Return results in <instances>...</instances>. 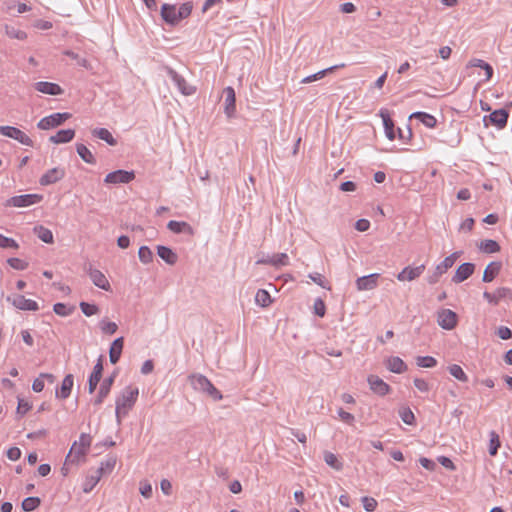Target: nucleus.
I'll use <instances>...</instances> for the list:
<instances>
[{
	"mask_svg": "<svg viewBox=\"0 0 512 512\" xmlns=\"http://www.w3.org/2000/svg\"><path fill=\"white\" fill-rule=\"evenodd\" d=\"M123 347H124V338L123 337H118L112 342L110 349H109V360H110L111 364H116L119 361L122 351H123Z\"/></svg>",
	"mask_w": 512,
	"mask_h": 512,
	"instance_id": "5701e85b",
	"label": "nucleus"
},
{
	"mask_svg": "<svg viewBox=\"0 0 512 512\" xmlns=\"http://www.w3.org/2000/svg\"><path fill=\"white\" fill-rule=\"evenodd\" d=\"M255 302L261 307H268L272 303V300L270 294L266 290L259 289L255 295Z\"/></svg>",
	"mask_w": 512,
	"mask_h": 512,
	"instance_id": "58836bf2",
	"label": "nucleus"
},
{
	"mask_svg": "<svg viewBox=\"0 0 512 512\" xmlns=\"http://www.w3.org/2000/svg\"><path fill=\"white\" fill-rule=\"evenodd\" d=\"M43 196L40 194H24L19 196H13L5 202L7 207H28L33 204L41 202Z\"/></svg>",
	"mask_w": 512,
	"mask_h": 512,
	"instance_id": "20e7f679",
	"label": "nucleus"
},
{
	"mask_svg": "<svg viewBox=\"0 0 512 512\" xmlns=\"http://www.w3.org/2000/svg\"><path fill=\"white\" fill-rule=\"evenodd\" d=\"M34 88L41 93L48 95H61L63 89L56 83L39 81L34 84Z\"/></svg>",
	"mask_w": 512,
	"mask_h": 512,
	"instance_id": "412c9836",
	"label": "nucleus"
},
{
	"mask_svg": "<svg viewBox=\"0 0 512 512\" xmlns=\"http://www.w3.org/2000/svg\"><path fill=\"white\" fill-rule=\"evenodd\" d=\"M99 327L101 331L107 335H113L118 329V325L115 322H110L106 318L100 321Z\"/></svg>",
	"mask_w": 512,
	"mask_h": 512,
	"instance_id": "c03bdc74",
	"label": "nucleus"
},
{
	"mask_svg": "<svg viewBox=\"0 0 512 512\" xmlns=\"http://www.w3.org/2000/svg\"><path fill=\"white\" fill-rule=\"evenodd\" d=\"M399 415H400L402 421L408 425L413 424V422L415 420L413 412L408 407H402L399 410Z\"/></svg>",
	"mask_w": 512,
	"mask_h": 512,
	"instance_id": "864d4df0",
	"label": "nucleus"
},
{
	"mask_svg": "<svg viewBox=\"0 0 512 512\" xmlns=\"http://www.w3.org/2000/svg\"><path fill=\"white\" fill-rule=\"evenodd\" d=\"M425 270V265L421 264L416 267L407 266L405 267L401 272L397 274V280L404 282V281H413L421 276V274Z\"/></svg>",
	"mask_w": 512,
	"mask_h": 512,
	"instance_id": "4468645a",
	"label": "nucleus"
},
{
	"mask_svg": "<svg viewBox=\"0 0 512 512\" xmlns=\"http://www.w3.org/2000/svg\"><path fill=\"white\" fill-rule=\"evenodd\" d=\"M414 386L421 392H428L429 391V384L421 378H415L414 379Z\"/></svg>",
	"mask_w": 512,
	"mask_h": 512,
	"instance_id": "69168bd1",
	"label": "nucleus"
},
{
	"mask_svg": "<svg viewBox=\"0 0 512 512\" xmlns=\"http://www.w3.org/2000/svg\"><path fill=\"white\" fill-rule=\"evenodd\" d=\"M508 117V111L501 108L491 112L489 115L484 116L483 121L485 126H488L487 120H489L491 125L497 127L498 129H503L507 125Z\"/></svg>",
	"mask_w": 512,
	"mask_h": 512,
	"instance_id": "0eeeda50",
	"label": "nucleus"
},
{
	"mask_svg": "<svg viewBox=\"0 0 512 512\" xmlns=\"http://www.w3.org/2000/svg\"><path fill=\"white\" fill-rule=\"evenodd\" d=\"M323 457H324L325 463L328 466L335 469L336 471L342 470L343 463L338 459V457L334 453H332L330 451H325Z\"/></svg>",
	"mask_w": 512,
	"mask_h": 512,
	"instance_id": "f704fd0d",
	"label": "nucleus"
},
{
	"mask_svg": "<svg viewBox=\"0 0 512 512\" xmlns=\"http://www.w3.org/2000/svg\"><path fill=\"white\" fill-rule=\"evenodd\" d=\"M457 320V314L450 309H442L437 314V322L445 330H452L457 325Z\"/></svg>",
	"mask_w": 512,
	"mask_h": 512,
	"instance_id": "1a4fd4ad",
	"label": "nucleus"
},
{
	"mask_svg": "<svg viewBox=\"0 0 512 512\" xmlns=\"http://www.w3.org/2000/svg\"><path fill=\"white\" fill-rule=\"evenodd\" d=\"M5 32H6V35L9 36L10 38H15L18 40H24L27 37V34L24 31L16 29V28H14L12 26H8V25L5 26Z\"/></svg>",
	"mask_w": 512,
	"mask_h": 512,
	"instance_id": "603ef678",
	"label": "nucleus"
},
{
	"mask_svg": "<svg viewBox=\"0 0 512 512\" xmlns=\"http://www.w3.org/2000/svg\"><path fill=\"white\" fill-rule=\"evenodd\" d=\"M474 270L475 265L473 263H463L457 268L452 281L454 283H461L468 279L474 273Z\"/></svg>",
	"mask_w": 512,
	"mask_h": 512,
	"instance_id": "6ab92c4d",
	"label": "nucleus"
},
{
	"mask_svg": "<svg viewBox=\"0 0 512 512\" xmlns=\"http://www.w3.org/2000/svg\"><path fill=\"white\" fill-rule=\"evenodd\" d=\"M338 415L341 418L342 421H344L347 424H353L355 417L349 412L344 411L342 408L338 410Z\"/></svg>",
	"mask_w": 512,
	"mask_h": 512,
	"instance_id": "e2e57ef3",
	"label": "nucleus"
},
{
	"mask_svg": "<svg viewBox=\"0 0 512 512\" xmlns=\"http://www.w3.org/2000/svg\"><path fill=\"white\" fill-rule=\"evenodd\" d=\"M7 457L12 461L18 460L21 457V450L17 447H11L7 450Z\"/></svg>",
	"mask_w": 512,
	"mask_h": 512,
	"instance_id": "774afa93",
	"label": "nucleus"
},
{
	"mask_svg": "<svg viewBox=\"0 0 512 512\" xmlns=\"http://www.w3.org/2000/svg\"><path fill=\"white\" fill-rule=\"evenodd\" d=\"M65 176V169L60 167H55L50 170H48L45 174L41 176L39 179V183L42 186H47L54 184L61 179H63Z\"/></svg>",
	"mask_w": 512,
	"mask_h": 512,
	"instance_id": "f8f14e48",
	"label": "nucleus"
},
{
	"mask_svg": "<svg viewBox=\"0 0 512 512\" xmlns=\"http://www.w3.org/2000/svg\"><path fill=\"white\" fill-rule=\"evenodd\" d=\"M116 464V458L115 457H109L104 462L101 463V466L96 470L97 473H99L101 476L105 473H110Z\"/></svg>",
	"mask_w": 512,
	"mask_h": 512,
	"instance_id": "a18cd8bd",
	"label": "nucleus"
},
{
	"mask_svg": "<svg viewBox=\"0 0 512 512\" xmlns=\"http://www.w3.org/2000/svg\"><path fill=\"white\" fill-rule=\"evenodd\" d=\"M161 17L163 21L171 26H176L179 23L175 5L167 3L163 4L161 6Z\"/></svg>",
	"mask_w": 512,
	"mask_h": 512,
	"instance_id": "a211bd4d",
	"label": "nucleus"
},
{
	"mask_svg": "<svg viewBox=\"0 0 512 512\" xmlns=\"http://www.w3.org/2000/svg\"><path fill=\"white\" fill-rule=\"evenodd\" d=\"M92 135L105 141L107 144L111 146H115L117 144L116 139L112 136L110 131L106 128H95L92 130Z\"/></svg>",
	"mask_w": 512,
	"mask_h": 512,
	"instance_id": "473e14b6",
	"label": "nucleus"
},
{
	"mask_svg": "<svg viewBox=\"0 0 512 512\" xmlns=\"http://www.w3.org/2000/svg\"><path fill=\"white\" fill-rule=\"evenodd\" d=\"M91 445V436L86 433H82L79 437V441H75L70 449L69 454L66 457V460L74 457L72 461L78 459L79 457L85 456L87 449Z\"/></svg>",
	"mask_w": 512,
	"mask_h": 512,
	"instance_id": "7ed1b4c3",
	"label": "nucleus"
},
{
	"mask_svg": "<svg viewBox=\"0 0 512 512\" xmlns=\"http://www.w3.org/2000/svg\"><path fill=\"white\" fill-rule=\"evenodd\" d=\"M139 395V390L137 387L127 386L125 387L121 394L116 398L115 401V414L117 423H121L122 416L128 414V412L132 409L134 404L137 401Z\"/></svg>",
	"mask_w": 512,
	"mask_h": 512,
	"instance_id": "f257e3e1",
	"label": "nucleus"
},
{
	"mask_svg": "<svg viewBox=\"0 0 512 512\" xmlns=\"http://www.w3.org/2000/svg\"><path fill=\"white\" fill-rule=\"evenodd\" d=\"M386 368L393 373L401 374L407 370V365L401 358L393 356L386 360Z\"/></svg>",
	"mask_w": 512,
	"mask_h": 512,
	"instance_id": "bb28decb",
	"label": "nucleus"
},
{
	"mask_svg": "<svg viewBox=\"0 0 512 512\" xmlns=\"http://www.w3.org/2000/svg\"><path fill=\"white\" fill-rule=\"evenodd\" d=\"M167 228L176 234L186 233L189 235H193L194 233L193 228L187 222L183 221L171 220L168 222Z\"/></svg>",
	"mask_w": 512,
	"mask_h": 512,
	"instance_id": "cd10ccee",
	"label": "nucleus"
},
{
	"mask_svg": "<svg viewBox=\"0 0 512 512\" xmlns=\"http://www.w3.org/2000/svg\"><path fill=\"white\" fill-rule=\"evenodd\" d=\"M257 263L258 264H260V263L271 264L276 267L286 266V265H288V255L286 253L275 254L271 258L265 259V260H259V261H257Z\"/></svg>",
	"mask_w": 512,
	"mask_h": 512,
	"instance_id": "72a5a7b5",
	"label": "nucleus"
},
{
	"mask_svg": "<svg viewBox=\"0 0 512 512\" xmlns=\"http://www.w3.org/2000/svg\"><path fill=\"white\" fill-rule=\"evenodd\" d=\"M89 277L95 286L105 291H109L111 289L106 276L100 270L90 268Z\"/></svg>",
	"mask_w": 512,
	"mask_h": 512,
	"instance_id": "4be33fe9",
	"label": "nucleus"
},
{
	"mask_svg": "<svg viewBox=\"0 0 512 512\" xmlns=\"http://www.w3.org/2000/svg\"><path fill=\"white\" fill-rule=\"evenodd\" d=\"M188 381L195 391L208 395L214 401H220L223 398L221 392L202 374H192L188 377Z\"/></svg>",
	"mask_w": 512,
	"mask_h": 512,
	"instance_id": "f03ea898",
	"label": "nucleus"
},
{
	"mask_svg": "<svg viewBox=\"0 0 512 512\" xmlns=\"http://www.w3.org/2000/svg\"><path fill=\"white\" fill-rule=\"evenodd\" d=\"M363 507L367 512H373L375 511L377 507V501L372 497H363L362 498Z\"/></svg>",
	"mask_w": 512,
	"mask_h": 512,
	"instance_id": "bf43d9fd",
	"label": "nucleus"
},
{
	"mask_svg": "<svg viewBox=\"0 0 512 512\" xmlns=\"http://www.w3.org/2000/svg\"><path fill=\"white\" fill-rule=\"evenodd\" d=\"M53 311L59 316H69L75 311V306H67L64 303H56L53 306Z\"/></svg>",
	"mask_w": 512,
	"mask_h": 512,
	"instance_id": "37998d69",
	"label": "nucleus"
},
{
	"mask_svg": "<svg viewBox=\"0 0 512 512\" xmlns=\"http://www.w3.org/2000/svg\"><path fill=\"white\" fill-rule=\"evenodd\" d=\"M79 307H80L81 311L83 312V314L86 315L87 317H90L92 315L99 313V308L95 304H90V303L82 301V302H80Z\"/></svg>",
	"mask_w": 512,
	"mask_h": 512,
	"instance_id": "8fccbe9b",
	"label": "nucleus"
},
{
	"mask_svg": "<svg viewBox=\"0 0 512 512\" xmlns=\"http://www.w3.org/2000/svg\"><path fill=\"white\" fill-rule=\"evenodd\" d=\"M138 257L140 262L146 265L153 261L154 255L148 246H141L138 250Z\"/></svg>",
	"mask_w": 512,
	"mask_h": 512,
	"instance_id": "a19ab883",
	"label": "nucleus"
},
{
	"mask_svg": "<svg viewBox=\"0 0 512 512\" xmlns=\"http://www.w3.org/2000/svg\"><path fill=\"white\" fill-rule=\"evenodd\" d=\"M380 274L373 273L367 276L360 277L356 280L357 289L360 291L363 290H372L377 287L378 279Z\"/></svg>",
	"mask_w": 512,
	"mask_h": 512,
	"instance_id": "aec40b11",
	"label": "nucleus"
},
{
	"mask_svg": "<svg viewBox=\"0 0 512 512\" xmlns=\"http://www.w3.org/2000/svg\"><path fill=\"white\" fill-rule=\"evenodd\" d=\"M0 247L18 249V243L12 239L0 234Z\"/></svg>",
	"mask_w": 512,
	"mask_h": 512,
	"instance_id": "4d7b16f0",
	"label": "nucleus"
},
{
	"mask_svg": "<svg viewBox=\"0 0 512 512\" xmlns=\"http://www.w3.org/2000/svg\"><path fill=\"white\" fill-rule=\"evenodd\" d=\"M416 364L422 368H432L436 366L437 361L432 356H418L416 358Z\"/></svg>",
	"mask_w": 512,
	"mask_h": 512,
	"instance_id": "09e8293b",
	"label": "nucleus"
},
{
	"mask_svg": "<svg viewBox=\"0 0 512 512\" xmlns=\"http://www.w3.org/2000/svg\"><path fill=\"white\" fill-rule=\"evenodd\" d=\"M309 278L325 289H330V286L327 285V282L324 280V277L319 273L309 274Z\"/></svg>",
	"mask_w": 512,
	"mask_h": 512,
	"instance_id": "680f3d73",
	"label": "nucleus"
},
{
	"mask_svg": "<svg viewBox=\"0 0 512 512\" xmlns=\"http://www.w3.org/2000/svg\"><path fill=\"white\" fill-rule=\"evenodd\" d=\"M75 136L73 129L59 130L55 135L49 138V141L54 144H62L70 142Z\"/></svg>",
	"mask_w": 512,
	"mask_h": 512,
	"instance_id": "c85d7f7f",
	"label": "nucleus"
},
{
	"mask_svg": "<svg viewBox=\"0 0 512 512\" xmlns=\"http://www.w3.org/2000/svg\"><path fill=\"white\" fill-rule=\"evenodd\" d=\"M343 67H345V64L341 63L339 65H334V66H331L329 68H326V69H323L321 71H318L317 73L314 74L315 79L319 80V79L323 78L324 76H326L327 74L335 71L336 69L343 68Z\"/></svg>",
	"mask_w": 512,
	"mask_h": 512,
	"instance_id": "052dcab7",
	"label": "nucleus"
},
{
	"mask_svg": "<svg viewBox=\"0 0 512 512\" xmlns=\"http://www.w3.org/2000/svg\"><path fill=\"white\" fill-rule=\"evenodd\" d=\"M448 370H449V373L453 377H455L457 380H459L461 382H466L468 380L467 375L465 374V372L459 365L453 364L448 367Z\"/></svg>",
	"mask_w": 512,
	"mask_h": 512,
	"instance_id": "49530a36",
	"label": "nucleus"
},
{
	"mask_svg": "<svg viewBox=\"0 0 512 512\" xmlns=\"http://www.w3.org/2000/svg\"><path fill=\"white\" fill-rule=\"evenodd\" d=\"M450 260H443L440 264H438L435 268V271L433 274H431L427 281L429 284H435L438 282L441 275L447 272L448 269H450L452 266L450 265Z\"/></svg>",
	"mask_w": 512,
	"mask_h": 512,
	"instance_id": "c756f323",
	"label": "nucleus"
},
{
	"mask_svg": "<svg viewBox=\"0 0 512 512\" xmlns=\"http://www.w3.org/2000/svg\"><path fill=\"white\" fill-rule=\"evenodd\" d=\"M479 248L485 253H496L500 251V245L491 239L484 240L480 243Z\"/></svg>",
	"mask_w": 512,
	"mask_h": 512,
	"instance_id": "ea45409f",
	"label": "nucleus"
},
{
	"mask_svg": "<svg viewBox=\"0 0 512 512\" xmlns=\"http://www.w3.org/2000/svg\"><path fill=\"white\" fill-rule=\"evenodd\" d=\"M499 447H500L499 436L496 432L492 431L490 433L489 454L491 456H495L498 452Z\"/></svg>",
	"mask_w": 512,
	"mask_h": 512,
	"instance_id": "3c124183",
	"label": "nucleus"
},
{
	"mask_svg": "<svg viewBox=\"0 0 512 512\" xmlns=\"http://www.w3.org/2000/svg\"><path fill=\"white\" fill-rule=\"evenodd\" d=\"M8 301H12V304L20 309L26 311H37L39 309L37 302L31 299H26L23 295L16 294L13 297H8Z\"/></svg>",
	"mask_w": 512,
	"mask_h": 512,
	"instance_id": "ddd939ff",
	"label": "nucleus"
},
{
	"mask_svg": "<svg viewBox=\"0 0 512 512\" xmlns=\"http://www.w3.org/2000/svg\"><path fill=\"white\" fill-rule=\"evenodd\" d=\"M34 233L45 243H53V234L44 226L38 225L34 227Z\"/></svg>",
	"mask_w": 512,
	"mask_h": 512,
	"instance_id": "e433bc0d",
	"label": "nucleus"
},
{
	"mask_svg": "<svg viewBox=\"0 0 512 512\" xmlns=\"http://www.w3.org/2000/svg\"><path fill=\"white\" fill-rule=\"evenodd\" d=\"M101 475L95 471V474L87 476L85 482L83 483V492L90 493L94 487L98 484L101 479Z\"/></svg>",
	"mask_w": 512,
	"mask_h": 512,
	"instance_id": "4c0bfd02",
	"label": "nucleus"
},
{
	"mask_svg": "<svg viewBox=\"0 0 512 512\" xmlns=\"http://www.w3.org/2000/svg\"><path fill=\"white\" fill-rule=\"evenodd\" d=\"M192 10H193L192 2L183 3L177 11V16H178L179 22L183 19L188 18L191 15Z\"/></svg>",
	"mask_w": 512,
	"mask_h": 512,
	"instance_id": "de8ad7c7",
	"label": "nucleus"
},
{
	"mask_svg": "<svg viewBox=\"0 0 512 512\" xmlns=\"http://www.w3.org/2000/svg\"><path fill=\"white\" fill-rule=\"evenodd\" d=\"M7 262L16 270H25L28 267V263L19 258H9Z\"/></svg>",
	"mask_w": 512,
	"mask_h": 512,
	"instance_id": "13d9d810",
	"label": "nucleus"
},
{
	"mask_svg": "<svg viewBox=\"0 0 512 512\" xmlns=\"http://www.w3.org/2000/svg\"><path fill=\"white\" fill-rule=\"evenodd\" d=\"M157 254L168 265H174L178 261V255L167 246L158 245Z\"/></svg>",
	"mask_w": 512,
	"mask_h": 512,
	"instance_id": "393cba45",
	"label": "nucleus"
},
{
	"mask_svg": "<svg viewBox=\"0 0 512 512\" xmlns=\"http://www.w3.org/2000/svg\"><path fill=\"white\" fill-rule=\"evenodd\" d=\"M71 117L70 113H54L49 116L42 118L37 127L41 130H48L51 128L58 127L62 125L66 120Z\"/></svg>",
	"mask_w": 512,
	"mask_h": 512,
	"instance_id": "39448f33",
	"label": "nucleus"
},
{
	"mask_svg": "<svg viewBox=\"0 0 512 512\" xmlns=\"http://www.w3.org/2000/svg\"><path fill=\"white\" fill-rule=\"evenodd\" d=\"M225 95L224 112L228 118H232L236 112V96L232 87L228 86L223 91Z\"/></svg>",
	"mask_w": 512,
	"mask_h": 512,
	"instance_id": "dca6fc26",
	"label": "nucleus"
},
{
	"mask_svg": "<svg viewBox=\"0 0 512 512\" xmlns=\"http://www.w3.org/2000/svg\"><path fill=\"white\" fill-rule=\"evenodd\" d=\"M502 268V263L499 261L490 262L484 270L482 281L483 282H492L497 275L500 273Z\"/></svg>",
	"mask_w": 512,
	"mask_h": 512,
	"instance_id": "b1692460",
	"label": "nucleus"
},
{
	"mask_svg": "<svg viewBox=\"0 0 512 512\" xmlns=\"http://www.w3.org/2000/svg\"><path fill=\"white\" fill-rule=\"evenodd\" d=\"M497 335L503 340H508L512 338V331L506 326H501L498 328Z\"/></svg>",
	"mask_w": 512,
	"mask_h": 512,
	"instance_id": "0e129e2a",
	"label": "nucleus"
},
{
	"mask_svg": "<svg viewBox=\"0 0 512 512\" xmlns=\"http://www.w3.org/2000/svg\"><path fill=\"white\" fill-rule=\"evenodd\" d=\"M410 119L414 118L419 120L421 123H423L428 128H434L437 124L436 118L426 112H414L410 115Z\"/></svg>",
	"mask_w": 512,
	"mask_h": 512,
	"instance_id": "2f4dec72",
	"label": "nucleus"
},
{
	"mask_svg": "<svg viewBox=\"0 0 512 512\" xmlns=\"http://www.w3.org/2000/svg\"><path fill=\"white\" fill-rule=\"evenodd\" d=\"M166 70L168 76L171 78V80L174 82V84L177 86V88L183 95L189 96L195 92V88L189 85L184 79V77L178 74L174 69L168 67Z\"/></svg>",
	"mask_w": 512,
	"mask_h": 512,
	"instance_id": "9d476101",
	"label": "nucleus"
},
{
	"mask_svg": "<svg viewBox=\"0 0 512 512\" xmlns=\"http://www.w3.org/2000/svg\"><path fill=\"white\" fill-rule=\"evenodd\" d=\"M102 373H103V356L101 355L98 358L97 363L95 364L93 371L90 374L89 379H88V392L90 394L95 392L97 385L101 381Z\"/></svg>",
	"mask_w": 512,
	"mask_h": 512,
	"instance_id": "9b49d317",
	"label": "nucleus"
},
{
	"mask_svg": "<svg viewBox=\"0 0 512 512\" xmlns=\"http://www.w3.org/2000/svg\"><path fill=\"white\" fill-rule=\"evenodd\" d=\"M0 134L15 139L23 145L33 146L32 139L23 131L12 126H0Z\"/></svg>",
	"mask_w": 512,
	"mask_h": 512,
	"instance_id": "423d86ee",
	"label": "nucleus"
},
{
	"mask_svg": "<svg viewBox=\"0 0 512 512\" xmlns=\"http://www.w3.org/2000/svg\"><path fill=\"white\" fill-rule=\"evenodd\" d=\"M367 381L370 389L379 396H385L391 390L390 386L376 375H369Z\"/></svg>",
	"mask_w": 512,
	"mask_h": 512,
	"instance_id": "2eb2a0df",
	"label": "nucleus"
},
{
	"mask_svg": "<svg viewBox=\"0 0 512 512\" xmlns=\"http://www.w3.org/2000/svg\"><path fill=\"white\" fill-rule=\"evenodd\" d=\"M498 298L505 299L509 298L512 299V290L508 287H499L496 289Z\"/></svg>",
	"mask_w": 512,
	"mask_h": 512,
	"instance_id": "338daca9",
	"label": "nucleus"
},
{
	"mask_svg": "<svg viewBox=\"0 0 512 512\" xmlns=\"http://www.w3.org/2000/svg\"><path fill=\"white\" fill-rule=\"evenodd\" d=\"M380 116L383 120V125L385 129V134L389 140L395 139V132H394V123L393 120L390 118L388 112L386 109L380 110Z\"/></svg>",
	"mask_w": 512,
	"mask_h": 512,
	"instance_id": "7c9ffc66",
	"label": "nucleus"
},
{
	"mask_svg": "<svg viewBox=\"0 0 512 512\" xmlns=\"http://www.w3.org/2000/svg\"><path fill=\"white\" fill-rule=\"evenodd\" d=\"M313 310H314L315 315H317L319 317H324V315L326 313V305L321 298H317L314 301Z\"/></svg>",
	"mask_w": 512,
	"mask_h": 512,
	"instance_id": "6e6d98bb",
	"label": "nucleus"
},
{
	"mask_svg": "<svg viewBox=\"0 0 512 512\" xmlns=\"http://www.w3.org/2000/svg\"><path fill=\"white\" fill-rule=\"evenodd\" d=\"M114 379H115V375H111L107 378H105L101 384H100V387H99V391L93 401L94 405H100L103 403V401L105 400V398L108 396V394L110 393V390H111V387L114 383Z\"/></svg>",
	"mask_w": 512,
	"mask_h": 512,
	"instance_id": "f3484780",
	"label": "nucleus"
},
{
	"mask_svg": "<svg viewBox=\"0 0 512 512\" xmlns=\"http://www.w3.org/2000/svg\"><path fill=\"white\" fill-rule=\"evenodd\" d=\"M64 54L69 56L70 58L76 60L77 64L79 66L84 67L86 69H90L91 68L90 63L85 58H81L78 54L74 53L73 51L66 50L64 52Z\"/></svg>",
	"mask_w": 512,
	"mask_h": 512,
	"instance_id": "5fc2aeb1",
	"label": "nucleus"
},
{
	"mask_svg": "<svg viewBox=\"0 0 512 512\" xmlns=\"http://www.w3.org/2000/svg\"><path fill=\"white\" fill-rule=\"evenodd\" d=\"M135 179L134 171L116 170L108 173L104 179L107 184H127Z\"/></svg>",
	"mask_w": 512,
	"mask_h": 512,
	"instance_id": "6e6552de",
	"label": "nucleus"
},
{
	"mask_svg": "<svg viewBox=\"0 0 512 512\" xmlns=\"http://www.w3.org/2000/svg\"><path fill=\"white\" fill-rule=\"evenodd\" d=\"M41 503L40 498L38 497H27L22 501V509L26 512H31L35 510Z\"/></svg>",
	"mask_w": 512,
	"mask_h": 512,
	"instance_id": "79ce46f5",
	"label": "nucleus"
},
{
	"mask_svg": "<svg viewBox=\"0 0 512 512\" xmlns=\"http://www.w3.org/2000/svg\"><path fill=\"white\" fill-rule=\"evenodd\" d=\"M74 384V377L72 374H67L61 384L60 390H56V397L66 399L70 396Z\"/></svg>",
	"mask_w": 512,
	"mask_h": 512,
	"instance_id": "a878e982",
	"label": "nucleus"
},
{
	"mask_svg": "<svg viewBox=\"0 0 512 512\" xmlns=\"http://www.w3.org/2000/svg\"><path fill=\"white\" fill-rule=\"evenodd\" d=\"M76 151L83 161L88 164H95L96 159L91 151L84 144H77Z\"/></svg>",
	"mask_w": 512,
	"mask_h": 512,
	"instance_id": "c9c22d12",
	"label": "nucleus"
}]
</instances>
